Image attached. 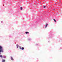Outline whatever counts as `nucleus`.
Here are the masks:
<instances>
[{"instance_id": "12", "label": "nucleus", "mask_w": 62, "mask_h": 62, "mask_svg": "<svg viewBox=\"0 0 62 62\" xmlns=\"http://www.w3.org/2000/svg\"><path fill=\"white\" fill-rule=\"evenodd\" d=\"M49 38H48V39H49Z\"/></svg>"}, {"instance_id": "2", "label": "nucleus", "mask_w": 62, "mask_h": 62, "mask_svg": "<svg viewBox=\"0 0 62 62\" xmlns=\"http://www.w3.org/2000/svg\"><path fill=\"white\" fill-rule=\"evenodd\" d=\"M19 48L20 49H21V50H24V47H22V48H21V47H19Z\"/></svg>"}, {"instance_id": "6", "label": "nucleus", "mask_w": 62, "mask_h": 62, "mask_svg": "<svg viewBox=\"0 0 62 62\" xmlns=\"http://www.w3.org/2000/svg\"><path fill=\"white\" fill-rule=\"evenodd\" d=\"M2 62H5V60H3V59L2 60Z\"/></svg>"}, {"instance_id": "11", "label": "nucleus", "mask_w": 62, "mask_h": 62, "mask_svg": "<svg viewBox=\"0 0 62 62\" xmlns=\"http://www.w3.org/2000/svg\"><path fill=\"white\" fill-rule=\"evenodd\" d=\"M21 8V10L23 9L22 8V7H21V8Z\"/></svg>"}, {"instance_id": "9", "label": "nucleus", "mask_w": 62, "mask_h": 62, "mask_svg": "<svg viewBox=\"0 0 62 62\" xmlns=\"http://www.w3.org/2000/svg\"><path fill=\"white\" fill-rule=\"evenodd\" d=\"M54 20L55 22H56V21L54 19Z\"/></svg>"}, {"instance_id": "7", "label": "nucleus", "mask_w": 62, "mask_h": 62, "mask_svg": "<svg viewBox=\"0 0 62 62\" xmlns=\"http://www.w3.org/2000/svg\"><path fill=\"white\" fill-rule=\"evenodd\" d=\"M2 55H0V57H1L2 58Z\"/></svg>"}, {"instance_id": "3", "label": "nucleus", "mask_w": 62, "mask_h": 62, "mask_svg": "<svg viewBox=\"0 0 62 62\" xmlns=\"http://www.w3.org/2000/svg\"><path fill=\"white\" fill-rule=\"evenodd\" d=\"M25 33L26 34H29V32L27 31L25 32Z\"/></svg>"}, {"instance_id": "4", "label": "nucleus", "mask_w": 62, "mask_h": 62, "mask_svg": "<svg viewBox=\"0 0 62 62\" xmlns=\"http://www.w3.org/2000/svg\"><path fill=\"white\" fill-rule=\"evenodd\" d=\"M47 25H48V24H46L45 25V28H46V27H47Z\"/></svg>"}, {"instance_id": "10", "label": "nucleus", "mask_w": 62, "mask_h": 62, "mask_svg": "<svg viewBox=\"0 0 62 62\" xmlns=\"http://www.w3.org/2000/svg\"><path fill=\"white\" fill-rule=\"evenodd\" d=\"M43 7L44 8H45V7H46V6H43Z\"/></svg>"}, {"instance_id": "1", "label": "nucleus", "mask_w": 62, "mask_h": 62, "mask_svg": "<svg viewBox=\"0 0 62 62\" xmlns=\"http://www.w3.org/2000/svg\"><path fill=\"white\" fill-rule=\"evenodd\" d=\"M1 52H3V47L2 46H0V53ZM1 53H0V54Z\"/></svg>"}, {"instance_id": "8", "label": "nucleus", "mask_w": 62, "mask_h": 62, "mask_svg": "<svg viewBox=\"0 0 62 62\" xmlns=\"http://www.w3.org/2000/svg\"><path fill=\"white\" fill-rule=\"evenodd\" d=\"M16 46L17 48H18V47H19V45H16Z\"/></svg>"}, {"instance_id": "5", "label": "nucleus", "mask_w": 62, "mask_h": 62, "mask_svg": "<svg viewBox=\"0 0 62 62\" xmlns=\"http://www.w3.org/2000/svg\"><path fill=\"white\" fill-rule=\"evenodd\" d=\"M11 59L12 60H13V58H12V57H11Z\"/></svg>"}]
</instances>
